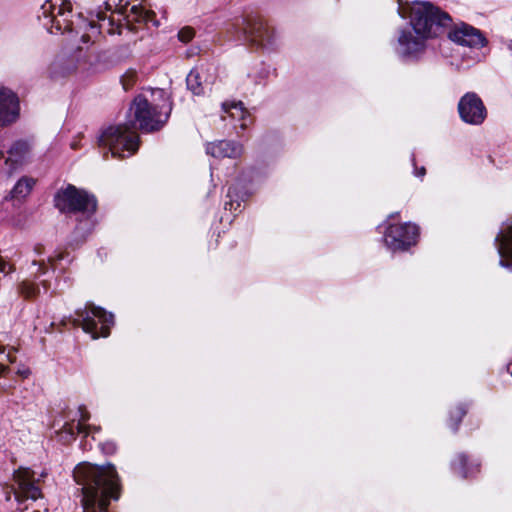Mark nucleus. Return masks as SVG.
<instances>
[{
  "instance_id": "f257e3e1",
  "label": "nucleus",
  "mask_w": 512,
  "mask_h": 512,
  "mask_svg": "<svg viewBox=\"0 0 512 512\" xmlns=\"http://www.w3.org/2000/svg\"><path fill=\"white\" fill-rule=\"evenodd\" d=\"M73 475L81 486L84 512H106L110 500L119 498V479L113 465L84 463L74 469Z\"/></svg>"
},
{
  "instance_id": "f03ea898",
  "label": "nucleus",
  "mask_w": 512,
  "mask_h": 512,
  "mask_svg": "<svg viewBox=\"0 0 512 512\" xmlns=\"http://www.w3.org/2000/svg\"><path fill=\"white\" fill-rule=\"evenodd\" d=\"M451 22V17L428 2L420 3L412 8L411 31H402L398 38V51L403 55L418 53L424 47L427 38L436 37L442 27Z\"/></svg>"
},
{
  "instance_id": "7ed1b4c3",
  "label": "nucleus",
  "mask_w": 512,
  "mask_h": 512,
  "mask_svg": "<svg viewBox=\"0 0 512 512\" xmlns=\"http://www.w3.org/2000/svg\"><path fill=\"white\" fill-rule=\"evenodd\" d=\"M151 97L149 100L144 95H138L130 106V112L133 113L139 129L146 132L162 128L171 112V103L164 90L152 91Z\"/></svg>"
},
{
  "instance_id": "20e7f679",
  "label": "nucleus",
  "mask_w": 512,
  "mask_h": 512,
  "mask_svg": "<svg viewBox=\"0 0 512 512\" xmlns=\"http://www.w3.org/2000/svg\"><path fill=\"white\" fill-rule=\"evenodd\" d=\"M99 145L111 152L113 157L125 158L133 155L139 147L135 125L108 126L99 136Z\"/></svg>"
},
{
  "instance_id": "39448f33",
  "label": "nucleus",
  "mask_w": 512,
  "mask_h": 512,
  "mask_svg": "<svg viewBox=\"0 0 512 512\" xmlns=\"http://www.w3.org/2000/svg\"><path fill=\"white\" fill-rule=\"evenodd\" d=\"M72 5L65 0H46L40 7L38 19L50 33L72 32Z\"/></svg>"
},
{
  "instance_id": "423d86ee",
  "label": "nucleus",
  "mask_w": 512,
  "mask_h": 512,
  "mask_svg": "<svg viewBox=\"0 0 512 512\" xmlns=\"http://www.w3.org/2000/svg\"><path fill=\"white\" fill-rule=\"evenodd\" d=\"M54 202L61 212L67 213L93 214L97 208V200L94 195L77 189L73 185L59 190L54 196Z\"/></svg>"
},
{
  "instance_id": "0eeeda50",
  "label": "nucleus",
  "mask_w": 512,
  "mask_h": 512,
  "mask_svg": "<svg viewBox=\"0 0 512 512\" xmlns=\"http://www.w3.org/2000/svg\"><path fill=\"white\" fill-rule=\"evenodd\" d=\"M76 313L78 319L75 323L80 325L86 333L91 334L93 339L109 335L110 327L114 323L112 314L92 303L86 304L83 310H78Z\"/></svg>"
},
{
  "instance_id": "6e6552de",
  "label": "nucleus",
  "mask_w": 512,
  "mask_h": 512,
  "mask_svg": "<svg viewBox=\"0 0 512 512\" xmlns=\"http://www.w3.org/2000/svg\"><path fill=\"white\" fill-rule=\"evenodd\" d=\"M46 473L41 472L36 477V472L30 468L20 467L13 474L16 487L13 488L14 497L19 503H23L26 500L36 501L43 497L40 481L41 478L45 477Z\"/></svg>"
},
{
  "instance_id": "1a4fd4ad",
  "label": "nucleus",
  "mask_w": 512,
  "mask_h": 512,
  "mask_svg": "<svg viewBox=\"0 0 512 512\" xmlns=\"http://www.w3.org/2000/svg\"><path fill=\"white\" fill-rule=\"evenodd\" d=\"M418 234V227L411 223L390 225L386 230L384 241L392 251L406 250L416 243Z\"/></svg>"
},
{
  "instance_id": "9d476101",
  "label": "nucleus",
  "mask_w": 512,
  "mask_h": 512,
  "mask_svg": "<svg viewBox=\"0 0 512 512\" xmlns=\"http://www.w3.org/2000/svg\"><path fill=\"white\" fill-rule=\"evenodd\" d=\"M246 40L255 46L269 47L276 43L277 34L274 27L269 26L261 18H250L244 27Z\"/></svg>"
},
{
  "instance_id": "9b49d317",
  "label": "nucleus",
  "mask_w": 512,
  "mask_h": 512,
  "mask_svg": "<svg viewBox=\"0 0 512 512\" xmlns=\"http://www.w3.org/2000/svg\"><path fill=\"white\" fill-rule=\"evenodd\" d=\"M458 112L460 118L471 125L482 124L487 116V110L482 100L473 92H468L461 97L458 103Z\"/></svg>"
},
{
  "instance_id": "f8f14e48",
  "label": "nucleus",
  "mask_w": 512,
  "mask_h": 512,
  "mask_svg": "<svg viewBox=\"0 0 512 512\" xmlns=\"http://www.w3.org/2000/svg\"><path fill=\"white\" fill-rule=\"evenodd\" d=\"M448 37L451 41L471 48L484 47L487 39L483 33L468 24L462 23L449 31Z\"/></svg>"
},
{
  "instance_id": "ddd939ff",
  "label": "nucleus",
  "mask_w": 512,
  "mask_h": 512,
  "mask_svg": "<svg viewBox=\"0 0 512 512\" xmlns=\"http://www.w3.org/2000/svg\"><path fill=\"white\" fill-rule=\"evenodd\" d=\"M20 116L18 96L10 89L0 88V127L15 123Z\"/></svg>"
},
{
  "instance_id": "4468645a",
  "label": "nucleus",
  "mask_w": 512,
  "mask_h": 512,
  "mask_svg": "<svg viewBox=\"0 0 512 512\" xmlns=\"http://www.w3.org/2000/svg\"><path fill=\"white\" fill-rule=\"evenodd\" d=\"M500 265L512 271V222L505 224L495 238Z\"/></svg>"
},
{
  "instance_id": "2eb2a0df",
  "label": "nucleus",
  "mask_w": 512,
  "mask_h": 512,
  "mask_svg": "<svg viewBox=\"0 0 512 512\" xmlns=\"http://www.w3.org/2000/svg\"><path fill=\"white\" fill-rule=\"evenodd\" d=\"M114 12L123 16V20H125L129 29H132L133 22L148 23L154 17L153 12L145 10L141 5L129 6L128 3L124 5L119 3L116 5Z\"/></svg>"
},
{
  "instance_id": "dca6fc26",
  "label": "nucleus",
  "mask_w": 512,
  "mask_h": 512,
  "mask_svg": "<svg viewBox=\"0 0 512 512\" xmlns=\"http://www.w3.org/2000/svg\"><path fill=\"white\" fill-rule=\"evenodd\" d=\"M206 152L215 158H237L241 156L243 147L234 141L220 140L208 143Z\"/></svg>"
},
{
  "instance_id": "f3484780",
  "label": "nucleus",
  "mask_w": 512,
  "mask_h": 512,
  "mask_svg": "<svg viewBox=\"0 0 512 512\" xmlns=\"http://www.w3.org/2000/svg\"><path fill=\"white\" fill-rule=\"evenodd\" d=\"M29 151L30 145L27 141L18 140L11 145L8 150V158L5 161V164L9 166L10 174L24 163Z\"/></svg>"
},
{
  "instance_id": "a211bd4d",
  "label": "nucleus",
  "mask_w": 512,
  "mask_h": 512,
  "mask_svg": "<svg viewBox=\"0 0 512 512\" xmlns=\"http://www.w3.org/2000/svg\"><path fill=\"white\" fill-rule=\"evenodd\" d=\"M222 110L224 113L228 114V116L232 120H238L240 121V128L244 130L248 124L251 122L250 120V114L245 109L243 103L241 101L235 102H223L222 103Z\"/></svg>"
},
{
  "instance_id": "6ab92c4d",
  "label": "nucleus",
  "mask_w": 512,
  "mask_h": 512,
  "mask_svg": "<svg viewBox=\"0 0 512 512\" xmlns=\"http://www.w3.org/2000/svg\"><path fill=\"white\" fill-rule=\"evenodd\" d=\"M206 82L204 66H194L186 77L187 87L195 95L203 93Z\"/></svg>"
},
{
  "instance_id": "aec40b11",
  "label": "nucleus",
  "mask_w": 512,
  "mask_h": 512,
  "mask_svg": "<svg viewBox=\"0 0 512 512\" xmlns=\"http://www.w3.org/2000/svg\"><path fill=\"white\" fill-rule=\"evenodd\" d=\"M467 462V457L464 454H459L452 462V469L455 473L464 478L468 477L473 472L478 471V465H471V467L466 468Z\"/></svg>"
},
{
  "instance_id": "412c9836",
  "label": "nucleus",
  "mask_w": 512,
  "mask_h": 512,
  "mask_svg": "<svg viewBox=\"0 0 512 512\" xmlns=\"http://www.w3.org/2000/svg\"><path fill=\"white\" fill-rule=\"evenodd\" d=\"M35 182L32 178L22 177L18 180L11 191L12 198H24L32 190Z\"/></svg>"
},
{
  "instance_id": "4be33fe9",
  "label": "nucleus",
  "mask_w": 512,
  "mask_h": 512,
  "mask_svg": "<svg viewBox=\"0 0 512 512\" xmlns=\"http://www.w3.org/2000/svg\"><path fill=\"white\" fill-rule=\"evenodd\" d=\"M78 410L80 413V418H79L78 423L75 426L77 433L78 434L83 433L87 436L92 431L98 432L100 430L99 427L84 424L90 417L89 412L86 410V408L84 406H80Z\"/></svg>"
},
{
  "instance_id": "5701e85b",
  "label": "nucleus",
  "mask_w": 512,
  "mask_h": 512,
  "mask_svg": "<svg viewBox=\"0 0 512 512\" xmlns=\"http://www.w3.org/2000/svg\"><path fill=\"white\" fill-rule=\"evenodd\" d=\"M95 16L96 18L101 21L102 23L100 24V28H103L105 26V24H107V31L108 33L110 34H114V33H120V31H118L119 27H120V24H117L116 25V28H114L115 26V21L112 17H107L106 16V13L105 11H103L101 8H99L96 12H95Z\"/></svg>"
},
{
  "instance_id": "b1692460",
  "label": "nucleus",
  "mask_w": 512,
  "mask_h": 512,
  "mask_svg": "<svg viewBox=\"0 0 512 512\" xmlns=\"http://www.w3.org/2000/svg\"><path fill=\"white\" fill-rule=\"evenodd\" d=\"M39 291L40 290L38 285L35 282L29 280L23 281L19 287V292L25 298L35 297L39 293Z\"/></svg>"
},
{
  "instance_id": "393cba45",
  "label": "nucleus",
  "mask_w": 512,
  "mask_h": 512,
  "mask_svg": "<svg viewBox=\"0 0 512 512\" xmlns=\"http://www.w3.org/2000/svg\"><path fill=\"white\" fill-rule=\"evenodd\" d=\"M466 410L462 406L456 407L450 414V420H451V427L454 431L457 430L459 423L461 422L462 418L465 416Z\"/></svg>"
},
{
  "instance_id": "a878e982",
  "label": "nucleus",
  "mask_w": 512,
  "mask_h": 512,
  "mask_svg": "<svg viewBox=\"0 0 512 512\" xmlns=\"http://www.w3.org/2000/svg\"><path fill=\"white\" fill-rule=\"evenodd\" d=\"M0 353H3L5 355L4 357L0 358V376H3L8 370V363H14L16 361V358L11 351L5 352L4 349L0 348Z\"/></svg>"
},
{
  "instance_id": "bb28decb",
  "label": "nucleus",
  "mask_w": 512,
  "mask_h": 512,
  "mask_svg": "<svg viewBox=\"0 0 512 512\" xmlns=\"http://www.w3.org/2000/svg\"><path fill=\"white\" fill-rule=\"evenodd\" d=\"M136 72L133 69H128L121 77V83L124 90L130 89L136 81Z\"/></svg>"
},
{
  "instance_id": "cd10ccee",
  "label": "nucleus",
  "mask_w": 512,
  "mask_h": 512,
  "mask_svg": "<svg viewBox=\"0 0 512 512\" xmlns=\"http://www.w3.org/2000/svg\"><path fill=\"white\" fill-rule=\"evenodd\" d=\"M194 29L191 27H184L178 32V38L181 42L187 43L194 37Z\"/></svg>"
},
{
  "instance_id": "c85d7f7f",
  "label": "nucleus",
  "mask_w": 512,
  "mask_h": 512,
  "mask_svg": "<svg viewBox=\"0 0 512 512\" xmlns=\"http://www.w3.org/2000/svg\"><path fill=\"white\" fill-rule=\"evenodd\" d=\"M101 448L106 453H113L116 450V446L112 442L102 444Z\"/></svg>"
},
{
  "instance_id": "c756f323",
  "label": "nucleus",
  "mask_w": 512,
  "mask_h": 512,
  "mask_svg": "<svg viewBox=\"0 0 512 512\" xmlns=\"http://www.w3.org/2000/svg\"><path fill=\"white\" fill-rule=\"evenodd\" d=\"M16 373L23 377V378H27L29 375H30V370L26 367H22V368H19Z\"/></svg>"
},
{
  "instance_id": "7c9ffc66",
  "label": "nucleus",
  "mask_w": 512,
  "mask_h": 512,
  "mask_svg": "<svg viewBox=\"0 0 512 512\" xmlns=\"http://www.w3.org/2000/svg\"><path fill=\"white\" fill-rule=\"evenodd\" d=\"M11 270V267L6 264L3 259L0 257V272H3V273H9Z\"/></svg>"
},
{
  "instance_id": "2f4dec72",
  "label": "nucleus",
  "mask_w": 512,
  "mask_h": 512,
  "mask_svg": "<svg viewBox=\"0 0 512 512\" xmlns=\"http://www.w3.org/2000/svg\"><path fill=\"white\" fill-rule=\"evenodd\" d=\"M63 259V255L61 253H58L55 257L50 256L48 257V262L53 265L55 260H61Z\"/></svg>"
},
{
  "instance_id": "473e14b6",
  "label": "nucleus",
  "mask_w": 512,
  "mask_h": 512,
  "mask_svg": "<svg viewBox=\"0 0 512 512\" xmlns=\"http://www.w3.org/2000/svg\"><path fill=\"white\" fill-rule=\"evenodd\" d=\"M104 7L106 11H112V4L109 1L104 3Z\"/></svg>"
},
{
  "instance_id": "72a5a7b5",
  "label": "nucleus",
  "mask_w": 512,
  "mask_h": 512,
  "mask_svg": "<svg viewBox=\"0 0 512 512\" xmlns=\"http://www.w3.org/2000/svg\"><path fill=\"white\" fill-rule=\"evenodd\" d=\"M426 173V170L424 167H421L419 172L416 173L417 176L423 177Z\"/></svg>"
},
{
  "instance_id": "f704fd0d",
  "label": "nucleus",
  "mask_w": 512,
  "mask_h": 512,
  "mask_svg": "<svg viewBox=\"0 0 512 512\" xmlns=\"http://www.w3.org/2000/svg\"><path fill=\"white\" fill-rule=\"evenodd\" d=\"M89 39H90V37H89V35H87V34H83V35L81 36V40H82V42H84V43L89 42Z\"/></svg>"
},
{
  "instance_id": "c9c22d12",
  "label": "nucleus",
  "mask_w": 512,
  "mask_h": 512,
  "mask_svg": "<svg viewBox=\"0 0 512 512\" xmlns=\"http://www.w3.org/2000/svg\"><path fill=\"white\" fill-rule=\"evenodd\" d=\"M38 265H39V269H41V270H42V269H43V266L45 265V262H44V261L39 262V264H38Z\"/></svg>"
},
{
  "instance_id": "e433bc0d",
  "label": "nucleus",
  "mask_w": 512,
  "mask_h": 512,
  "mask_svg": "<svg viewBox=\"0 0 512 512\" xmlns=\"http://www.w3.org/2000/svg\"><path fill=\"white\" fill-rule=\"evenodd\" d=\"M71 147H72L73 149H76V148H77V143H72V144H71Z\"/></svg>"
},
{
  "instance_id": "4c0bfd02",
  "label": "nucleus",
  "mask_w": 512,
  "mask_h": 512,
  "mask_svg": "<svg viewBox=\"0 0 512 512\" xmlns=\"http://www.w3.org/2000/svg\"><path fill=\"white\" fill-rule=\"evenodd\" d=\"M35 250H36V252H37L38 254H40V253H41V252H40V247H38V246H37V247H35Z\"/></svg>"
},
{
  "instance_id": "58836bf2",
  "label": "nucleus",
  "mask_w": 512,
  "mask_h": 512,
  "mask_svg": "<svg viewBox=\"0 0 512 512\" xmlns=\"http://www.w3.org/2000/svg\"><path fill=\"white\" fill-rule=\"evenodd\" d=\"M69 432L71 433V435H74L75 433L73 432V429H72V426L69 427Z\"/></svg>"
}]
</instances>
